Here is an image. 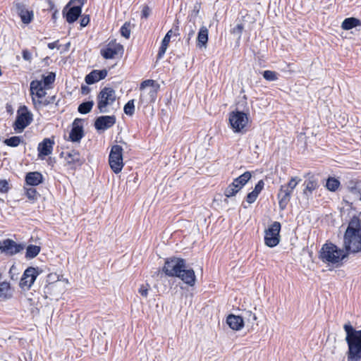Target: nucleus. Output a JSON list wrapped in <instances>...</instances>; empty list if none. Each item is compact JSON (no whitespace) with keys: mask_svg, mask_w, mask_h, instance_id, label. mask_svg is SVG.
<instances>
[{"mask_svg":"<svg viewBox=\"0 0 361 361\" xmlns=\"http://www.w3.org/2000/svg\"><path fill=\"white\" fill-rule=\"evenodd\" d=\"M162 271L168 276L180 279L190 286H193L195 284V271L192 269H187L184 259L179 257L167 258Z\"/></svg>","mask_w":361,"mask_h":361,"instance_id":"f257e3e1","label":"nucleus"},{"mask_svg":"<svg viewBox=\"0 0 361 361\" xmlns=\"http://www.w3.org/2000/svg\"><path fill=\"white\" fill-rule=\"evenodd\" d=\"M344 245L346 251H361V212L350 219L344 234Z\"/></svg>","mask_w":361,"mask_h":361,"instance_id":"f03ea898","label":"nucleus"},{"mask_svg":"<svg viewBox=\"0 0 361 361\" xmlns=\"http://www.w3.org/2000/svg\"><path fill=\"white\" fill-rule=\"evenodd\" d=\"M346 333L345 341L348 344V361H360L361 360V329L356 330L350 322L343 325Z\"/></svg>","mask_w":361,"mask_h":361,"instance_id":"7ed1b4c3","label":"nucleus"},{"mask_svg":"<svg viewBox=\"0 0 361 361\" xmlns=\"http://www.w3.org/2000/svg\"><path fill=\"white\" fill-rule=\"evenodd\" d=\"M346 257V252L333 243L324 244L319 252L320 259L328 264H337Z\"/></svg>","mask_w":361,"mask_h":361,"instance_id":"20e7f679","label":"nucleus"},{"mask_svg":"<svg viewBox=\"0 0 361 361\" xmlns=\"http://www.w3.org/2000/svg\"><path fill=\"white\" fill-rule=\"evenodd\" d=\"M116 100V91L109 87L102 88L97 96V104L99 112L106 114L109 112V107Z\"/></svg>","mask_w":361,"mask_h":361,"instance_id":"39448f33","label":"nucleus"},{"mask_svg":"<svg viewBox=\"0 0 361 361\" xmlns=\"http://www.w3.org/2000/svg\"><path fill=\"white\" fill-rule=\"evenodd\" d=\"M109 163L111 169L115 173H118L122 171L124 166L123 161V148L121 146L116 145L111 147Z\"/></svg>","mask_w":361,"mask_h":361,"instance_id":"423d86ee","label":"nucleus"},{"mask_svg":"<svg viewBox=\"0 0 361 361\" xmlns=\"http://www.w3.org/2000/svg\"><path fill=\"white\" fill-rule=\"evenodd\" d=\"M32 114L25 106H23L18 111L16 119L13 123V128L16 132L21 133L32 121Z\"/></svg>","mask_w":361,"mask_h":361,"instance_id":"0eeeda50","label":"nucleus"},{"mask_svg":"<svg viewBox=\"0 0 361 361\" xmlns=\"http://www.w3.org/2000/svg\"><path fill=\"white\" fill-rule=\"evenodd\" d=\"M281 224L279 221H274L265 231L264 243L269 247L276 246L280 241Z\"/></svg>","mask_w":361,"mask_h":361,"instance_id":"6e6552de","label":"nucleus"},{"mask_svg":"<svg viewBox=\"0 0 361 361\" xmlns=\"http://www.w3.org/2000/svg\"><path fill=\"white\" fill-rule=\"evenodd\" d=\"M248 122V115L243 111H234L229 114V123L235 133H240Z\"/></svg>","mask_w":361,"mask_h":361,"instance_id":"1a4fd4ad","label":"nucleus"},{"mask_svg":"<svg viewBox=\"0 0 361 361\" xmlns=\"http://www.w3.org/2000/svg\"><path fill=\"white\" fill-rule=\"evenodd\" d=\"M30 94L35 106L37 104L47 106L49 104V102L47 100L44 102L39 100V99L44 98L47 94L42 85V81L35 80L30 82Z\"/></svg>","mask_w":361,"mask_h":361,"instance_id":"9d476101","label":"nucleus"},{"mask_svg":"<svg viewBox=\"0 0 361 361\" xmlns=\"http://www.w3.org/2000/svg\"><path fill=\"white\" fill-rule=\"evenodd\" d=\"M41 272L42 270L38 267H30L27 268L20 279V286L22 288L30 289Z\"/></svg>","mask_w":361,"mask_h":361,"instance_id":"9b49d317","label":"nucleus"},{"mask_svg":"<svg viewBox=\"0 0 361 361\" xmlns=\"http://www.w3.org/2000/svg\"><path fill=\"white\" fill-rule=\"evenodd\" d=\"M61 157H64L66 164L70 166L72 169L82 166L85 161L80 152L75 149L62 152Z\"/></svg>","mask_w":361,"mask_h":361,"instance_id":"f8f14e48","label":"nucleus"},{"mask_svg":"<svg viewBox=\"0 0 361 361\" xmlns=\"http://www.w3.org/2000/svg\"><path fill=\"white\" fill-rule=\"evenodd\" d=\"M24 249V245L18 244L11 239L0 240V251L8 255H14Z\"/></svg>","mask_w":361,"mask_h":361,"instance_id":"ddd939ff","label":"nucleus"},{"mask_svg":"<svg viewBox=\"0 0 361 361\" xmlns=\"http://www.w3.org/2000/svg\"><path fill=\"white\" fill-rule=\"evenodd\" d=\"M123 51V47L121 44L116 43L114 40L111 41L106 47L102 49L100 54L105 59H111L118 54H122Z\"/></svg>","mask_w":361,"mask_h":361,"instance_id":"4468645a","label":"nucleus"},{"mask_svg":"<svg viewBox=\"0 0 361 361\" xmlns=\"http://www.w3.org/2000/svg\"><path fill=\"white\" fill-rule=\"evenodd\" d=\"M83 119L75 118L69 133V140L73 142H79L84 136Z\"/></svg>","mask_w":361,"mask_h":361,"instance_id":"2eb2a0df","label":"nucleus"},{"mask_svg":"<svg viewBox=\"0 0 361 361\" xmlns=\"http://www.w3.org/2000/svg\"><path fill=\"white\" fill-rule=\"evenodd\" d=\"M116 121L115 116H101L96 118L94 121V128L97 130H106L112 127Z\"/></svg>","mask_w":361,"mask_h":361,"instance_id":"dca6fc26","label":"nucleus"},{"mask_svg":"<svg viewBox=\"0 0 361 361\" xmlns=\"http://www.w3.org/2000/svg\"><path fill=\"white\" fill-rule=\"evenodd\" d=\"M348 190V193L343 198V201L348 204H353L356 201H361L360 188L358 183L349 185Z\"/></svg>","mask_w":361,"mask_h":361,"instance_id":"f3484780","label":"nucleus"},{"mask_svg":"<svg viewBox=\"0 0 361 361\" xmlns=\"http://www.w3.org/2000/svg\"><path fill=\"white\" fill-rule=\"evenodd\" d=\"M293 191L281 185L277 195L279 205L281 210H284L290 200Z\"/></svg>","mask_w":361,"mask_h":361,"instance_id":"a211bd4d","label":"nucleus"},{"mask_svg":"<svg viewBox=\"0 0 361 361\" xmlns=\"http://www.w3.org/2000/svg\"><path fill=\"white\" fill-rule=\"evenodd\" d=\"M54 145V140L50 138H44L42 142H39L37 147L38 157H42L48 156L52 153Z\"/></svg>","mask_w":361,"mask_h":361,"instance_id":"6ab92c4d","label":"nucleus"},{"mask_svg":"<svg viewBox=\"0 0 361 361\" xmlns=\"http://www.w3.org/2000/svg\"><path fill=\"white\" fill-rule=\"evenodd\" d=\"M107 75V71L103 70H93L85 76V81L88 85L94 84L101 80L104 79Z\"/></svg>","mask_w":361,"mask_h":361,"instance_id":"aec40b11","label":"nucleus"},{"mask_svg":"<svg viewBox=\"0 0 361 361\" xmlns=\"http://www.w3.org/2000/svg\"><path fill=\"white\" fill-rule=\"evenodd\" d=\"M16 8L23 23L28 24L32 20L34 16L33 11L28 10L25 5L17 4Z\"/></svg>","mask_w":361,"mask_h":361,"instance_id":"412c9836","label":"nucleus"},{"mask_svg":"<svg viewBox=\"0 0 361 361\" xmlns=\"http://www.w3.org/2000/svg\"><path fill=\"white\" fill-rule=\"evenodd\" d=\"M226 323L231 329L239 331L244 326V319L240 316L231 314L226 318Z\"/></svg>","mask_w":361,"mask_h":361,"instance_id":"4be33fe9","label":"nucleus"},{"mask_svg":"<svg viewBox=\"0 0 361 361\" xmlns=\"http://www.w3.org/2000/svg\"><path fill=\"white\" fill-rule=\"evenodd\" d=\"M159 87H155L149 88L148 90L142 92L140 97V102L142 104H148L154 102L157 98V91Z\"/></svg>","mask_w":361,"mask_h":361,"instance_id":"5701e85b","label":"nucleus"},{"mask_svg":"<svg viewBox=\"0 0 361 361\" xmlns=\"http://www.w3.org/2000/svg\"><path fill=\"white\" fill-rule=\"evenodd\" d=\"M264 187V182L263 180H260L257 182V183L255 185L254 190L249 192L246 197L245 201L249 204L254 203L256 200L257 199L259 195L262 192Z\"/></svg>","mask_w":361,"mask_h":361,"instance_id":"b1692460","label":"nucleus"},{"mask_svg":"<svg viewBox=\"0 0 361 361\" xmlns=\"http://www.w3.org/2000/svg\"><path fill=\"white\" fill-rule=\"evenodd\" d=\"M208 29L205 26L200 27L197 37V47L202 49L206 48L208 42Z\"/></svg>","mask_w":361,"mask_h":361,"instance_id":"393cba45","label":"nucleus"},{"mask_svg":"<svg viewBox=\"0 0 361 361\" xmlns=\"http://www.w3.org/2000/svg\"><path fill=\"white\" fill-rule=\"evenodd\" d=\"M43 176L37 171L30 172L25 176V181L27 185L35 186L42 183Z\"/></svg>","mask_w":361,"mask_h":361,"instance_id":"a878e982","label":"nucleus"},{"mask_svg":"<svg viewBox=\"0 0 361 361\" xmlns=\"http://www.w3.org/2000/svg\"><path fill=\"white\" fill-rule=\"evenodd\" d=\"M82 9L79 6H73L66 13V18L68 23H73L76 21L80 16Z\"/></svg>","mask_w":361,"mask_h":361,"instance_id":"bb28decb","label":"nucleus"},{"mask_svg":"<svg viewBox=\"0 0 361 361\" xmlns=\"http://www.w3.org/2000/svg\"><path fill=\"white\" fill-rule=\"evenodd\" d=\"M360 25V20L354 17H350L344 19L341 23V28L344 30H349Z\"/></svg>","mask_w":361,"mask_h":361,"instance_id":"cd10ccee","label":"nucleus"},{"mask_svg":"<svg viewBox=\"0 0 361 361\" xmlns=\"http://www.w3.org/2000/svg\"><path fill=\"white\" fill-rule=\"evenodd\" d=\"M172 34H173V30H170L169 31H168V32L166 34L164 39H162L161 47H159L158 54H157L158 59H161L164 56V55L165 54L166 51L168 48L171 37L172 36Z\"/></svg>","mask_w":361,"mask_h":361,"instance_id":"c85d7f7f","label":"nucleus"},{"mask_svg":"<svg viewBox=\"0 0 361 361\" xmlns=\"http://www.w3.org/2000/svg\"><path fill=\"white\" fill-rule=\"evenodd\" d=\"M252 175L250 171H246L238 178L233 180V183L238 185L241 189L245 185V184L251 178Z\"/></svg>","mask_w":361,"mask_h":361,"instance_id":"c756f323","label":"nucleus"},{"mask_svg":"<svg viewBox=\"0 0 361 361\" xmlns=\"http://www.w3.org/2000/svg\"><path fill=\"white\" fill-rule=\"evenodd\" d=\"M10 283L4 281L0 283V298L3 300H6L11 298V295L10 293Z\"/></svg>","mask_w":361,"mask_h":361,"instance_id":"7c9ffc66","label":"nucleus"},{"mask_svg":"<svg viewBox=\"0 0 361 361\" xmlns=\"http://www.w3.org/2000/svg\"><path fill=\"white\" fill-rule=\"evenodd\" d=\"M240 190L241 188L238 185L232 182L226 188L224 193L227 198H230L235 196Z\"/></svg>","mask_w":361,"mask_h":361,"instance_id":"2f4dec72","label":"nucleus"},{"mask_svg":"<svg viewBox=\"0 0 361 361\" xmlns=\"http://www.w3.org/2000/svg\"><path fill=\"white\" fill-rule=\"evenodd\" d=\"M41 247L35 245H29L26 248L25 257L27 259H33L40 252Z\"/></svg>","mask_w":361,"mask_h":361,"instance_id":"473e14b6","label":"nucleus"},{"mask_svg":"<svg viewBox=\"0 0 361 361\" xmlns=\"http://www.w3.org/2000/svg\"><path fill=\"white\" fill-rule=\"evenodd\" d=\"M93 106L94 102L92 100L82 102L78 106V111L82 114H86L91 111Z\"/></svg>","mask_w":361,"mask_h":361,"instance_id":"72a5a7b5","label":"nucleus"},{"mask_svg":"<svg viewBox=\"0 0 361 361\" xmlns=\"http://www.w3.org/2000/svg\"><path fill=\"white\" fill-rule=\"evenodd\" d=\"M21 142H23V140L20 136H13L4 140V144L11 147H18Z\"/></svg>","mask_w":361,"mask_h":361,"instance_id":"f704fd0d","label":"nucleus"},{"mask_svg":"<svg viewBox=\"0 0 361 361\" xmlns=\"http://www.w3.org/2000/svg\"><path fill=\"white\" fill-rule=\"evenodd\" d=\"M305 188L304 189V193L307 195V192L311 194L313 190H314L317 187L318 184L315 180H308L305 182Z\"/></svg>","mask_w":361,"mask_h":361,"instance_id":"c9c22d12","label":"nucleus"},{"mask_svg":"<svg viewBox=\"0 0 361 361\" xmlns=\"http://www.w3.org/2000/svg\"><path fill=\"white\" fill-rule=\"evenodd\" d=\"M340 185V182L338 180L335 178H329L326 180V186L327 189L330 191L334 192L336 191L338 186Z\"/></svg>","mask_w":361,"mask_h":361,"instance_id":"e433bc0d","label":"nucleus"},{"mask_svg":"<svg viewBox=\"0 0 361 361\" xmlns=\"http://www.w3.org/2000/svg\"><path fill=\"white\" fill-rule=\"evenodd\" d=\"M185 31H186L185 42H187V44H189L190 41L193 37V36L195 33V23L186 25Z\"/></svg>","mask_w":361,"mask_h":361,"instance_id":"4c0bfd02","label":"nucleus"},{"mask_svg":"<svg viewBox=\"0 0 361 361\" xmlns=\"http://www.w3.org/2000/svg\"><path fill=\"white\" fill-rule=\"evenodd\" d=\"M147 87H149L150 88L155 87H159V85L157 84L155 80H150V79L145 80L141 82L140 86V91L142 92L144 90H146L145 89Z\"/></svg>","mask_w":361,"mask_h":361,"instance_id":"58836bf2","label":"nucleus"},{"mask_svg":"<svg viewBox=\"0 0 361 361\" xmlns=\"http://www.w3.org/2000/svg\"><path fill=\"white\" fill-rule=\"evenodd\" d=\"M123 111L128 116H133L135 113L134 99L129 100L124 106Z\"/></svg>","mask_w":361,"mask_h":361,"instance_id":"ea45409f","label":"nucleus"},{"mask_svg":"<svg viewBox=\"0 0 361 361\" xmlns=\"http://www.w3.org/2000/svg\"><path fill=\"white\" fill-rule=\"evenodd\" d=\"M262 75L264 78L268 81H276L278 79V73L273 71H264Z\"/></svg>","mask_w":361,"mask_h":361,"instance_id":"a19ab883","label":"nucleus"},{"mask_svg":"<svg viewBox=\"0 0 361 361\" xmlns=\"http://www.w3.org/2000/svg\"><path fill=\"white\" fill-rule=\"evenodd\" d=\"M300 180L301 179L298 177H292L287 185H283L293 192V190L295 188V187Z\"/></svg>","mask_w":361,"mask_h":361,"instance_id":"79ce46f5","label":"nucleus"},{"mask_svg":"<svg viewBox=\"0 0 361 361\" xmlns=\"http://www.w3.org/2000/svg\"><path fill=\"white\" fill-rule=\"evenodd\" d=\"M121 35L126 39H128L130 35V23H125L121 27Z\"/></svg>","mask_w":361,"mask_h":361,"instance_id":"37998d69","label":"nucleus"},{"mask_svg":"<svg viewBox=\"0 0 361 361\" xmlns=\"http://www.w3.org/2000/svg\"><path fill=\"white\" fill-rule=\"evenodd\" d=\"M55 73L51 72L49 73V75L46 76H43V82L44 86H49V85L52 84L55 80Z\"/></svg>","mask_w":361,"mask_h":361,"instance_id":"c03bdc74","label":"nucleus"},{"mask_svg":"<svg viewBox=\"0 0 361 361\" xmlns=\"http://www.w3.org/2000/svg\"><path fill=\"white\" fill-rule=\"evenodd\" d=\"M150 289V286L148 283L142 284L139 289L138 293L143 297L147 298L148 296L149 290Z\"/></svg>","mask_w":361,"mask_h":361,"instance_id":"a18cd8bd","label":"nucleus"},{"mask_svg":"<svg viewBox=\"0 0 361 361\" xmlns=\"http://www.w3.org/2000/svg\"><path fill=\"white\" fill-rule=\"evenodd\" d=\"M26 196L29 200L32 201L36 200L37 198V192L36 189L33 188L26 189Z\"/></svg>","mask_w":361,"mask_h":361,"instance_id":"49530a36","label":"nucleus"},{"mask_svg":"<svg viewBox=\"0 0 361 361\" xmlns=\"http://www.w3.org/2000/svg\"><path fill=\"white\" fill-rule=\"evenodd\" d=\"M245 318L252 324H254L257 320V317L255 314L252 313L251 311H246L244 315Z\"/></svg>","mask_w":361,"mask_h":361,"instance_id":"de8ad7c7","label":"nucleus"},{"mask_svg":"<svg viewBox=\"0 0 361 361\" xmlns=\"http://www.w3.org/2000/svg\"><path fill=\"white\" fill-rule=\"evenodd\" d=\"M9 184L6 180H0V192L6 193L9 190Z\"/></svg>","mask_w":361,"mask_h":361,"instance_id":"09e8293b","label":"nucleus"},{"mask_svg":"<svg viewBox=\"0 0 361 361\" xmlns=\"http://www.w3.org/2000/svg\"><path fill=\"white\" fill-rule=\"evenodd\" d=\"M86 1L87 0H71L69 4L75 6H79L82 9V7Z\"/></svg>","mask_w":361,"mask_h":361,"instance_id":"8fccbe9b","label":"nucleus"},{"mask_svg":"<svg viewBox=\"0 0 361 361\" xmlns=\"http://www.w3.org/2000/svg\"><path fill=\"white\" fill-rule=\"evenodd\" d=\"M150 14V8L147 6H145L142 10L141 17L147 18Z\"/></svg>","mask_w":361,"mask_h":361,"instance_id":"3c124183","label":"nucleus"},{"mask_svg":"<svg viewBox=\"0 0 361 361\" xmlns=\"http://www.w3.org/2000/svg\"><path fill=\"white\" fill-rule=\"evenodd\" d=\"M22 56L25 61H30L32 59V54L27 49L23 50Z\"/></svg>","mask_w":361,"mask_h":361,"instance_id":"603ef678","label":"nucleus"},{"mask_svg":"<svg viewBox=\"0 0 361 361\" xmlns=\"http://www.w3.org/2000/svg\"><path fill=\"white\" fill-rule=\"evenodd\" d=\"M243 30V24H238L233 29V33L238 34L239 35H241Z\"/></svg>","mask_w":361,"mask_h":361,"instance_id":"864d4df0","label":"nucleus"},{"mask_svg":"<svg viewBox=\"0 0 361 361\" xmlns=\"http://www.w3.org/2000/svg\"><path fill=\"white\" fill-rule=\"evenodd\" d=\"M90 23V17L89 16H85L80 19V25L82 27H85Z\"/></svg>","mask_w":361,"mask_h":361,"instance_id":"5fc2aeb1","label":"nucleus"},{"mask_svg":"<svg viewBox=\"0 0 361 361\" xmlns=\"http://www.w3.org/2000/svg\"><path fill=\"white\" fill-rule=\"evenodd\" d=\"M90 88L87 87V86H85V85H82L81 87V92L82 94H87L90 92Z\"/></svg>","mask_w":361,"mask_h":361,"instance_id":"6e6d98bb","label":"nucleus"},{"mask_svg":"<svg viewBox=\"0 0 361 361\" xmlns=\"http://www.w3.org/2000/svg\"><path fill=\"white\" fill-rule=\"evenodd\" d=\"M200 9V4L199 3H196L193 8V12L195 13V14H198Z\"/></svg>","mask_w":361,"mask_h":361,"instance_id":"4d7b16f0","label":"nucleus"},{"mask_svg":"<svg viewBox=\"0 0 361 361\" xmlns=\"http://www.w3.org/2000/svg\"><path fill=\"white\" fill-rule=\"evenodd\" d=\"M57 43H58V41L49 43L47 47L50 49H54L56 47Z\"/></svg>","mask_w":361,"mask_h":361,"instance_id":"13d9d810","label":"nucleus"},{"mask_svg":"<svg viewBox=\"0 0 361 361\" xmlns=\"http://www.w3.org/2000/svg\"><path fill=\"white\" fill-rule=\"evenodd\" d=\"M54 286V283H49V286H47L46 288H52Z\"/></svg>","mask_w":361,"mask_h":361,"instance_id":"bf43d9fd","label":"nucleus"},{"mask_svg":"<svg viewBox=\"0 0 361 361\" xmlns=\"http://www.w3.org/2000/svg\"><path fill=\"white\" fill-rule=\"evenodd\" d=\"M242 205H243V207L245 209H246V208L247 207L245 204H244V203H243V204H242Z\"/></svg>","mask_w":361,"mask_h":361,"instance_id":"052dcab7","label":"nucleus"},{"mask_svg":"<svg viewBox=\"0 0 361 361\" xmlns=\"http://www.w3.org/2000/svg\"><path fill=\"white\" fill-rule=\"evenodd\" d=\"M51 276H52V275H51V274H49V275L48 276V278H49V279H50Z\"/></svg>","mask_w":361,"mask_h":361,"instance_id":"680f3d73","label":"nucleus"},{"mask_svg":"<svg viewBox=\"0 0 361 361\" xmlns=\"http://www.w3.org/2000/svg\"><path fill=\"white\" fill-rule=\"evenodd\" d=\"M174 35H179V32L175 33Z\"/></svg>","mask_w":361,"mask_h":361,"instance_id":"e2e57ef3","label":"nucleus"}]
</instances>
